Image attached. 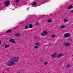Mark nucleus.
Wrapping results in <instances>:
<instances>
[{"mask_svg":"<svg viewBox=\"0 0 73 73\" xmlns=\"http://www.w3.org/2000/svg\"><path fill=\"white\" fill-rule=\"evenodd\" d=\"M19 58H16L14 57V58L11 59V60L8 62L7 63V65L8 66H13L15 64V62H17L19 61Z\"/></svg>","mask_w":73,"mask_h":73,"instance_id":"f257e3e1","label":"nucleus"},{"mask_svg":"<svg viewBox=\"0 0 73 73\" xmlns=\"http://www.w3.org/2000/svg\"><path fill=\"white\" fill-rule=\"evenodd\" d=\"M70 36V34L68 33H65L64 36V38H66L67 37H69Z\"/></svg>","mask_w":73,"mask_h":73,"instance_id":"f03ea898","label":"nucleus"},{"mask_svg":"<svg viewBox=\"0 0 73 73\" xmlns=\"http://www.w3.org/2000/svg\"><path fill=\"white\" fill-rule=\"evenodd\" d=\"M43 33L41 34V35L42 36H45V35H48V32L45 31H43Z\"/></svg>","mask_w":73,"mask_h":73,"instance_id":"7ed1b4c3","label":"nucleus"},{"mask_svg":"<svg viewBox=\"0 0 73 73\" xmlns=\"http://www.w3.org/2000/svg\"><path fill=\"white\" fill-rule=\"evenodd\" d=\"M57 57V54L56 53L52 54L51 55V57L52 58H56Z\"/></svg>","mask_w":73,"mask_h":73,"instance_id":"20e7f679","label":"nucleus"},{"mask_svg":"<svg viewBox=\"0 0 73 73\" xmlns=\"http://www.w3.org/2000/svg\"><path fill=\"white\" fill-rule=\"evenodd\" d=\"M5 5H10V2L9 1H7L4 3Z\"/></svg>","mask_w":73,"mask_h":73,"instance_id":"39448f33","label":"nucleus"},{"mask_svg":"<svg viewBox=\"0 0 73 73\" xmlns=\"http://www.w3.org/2000/svg\"><path fill=\"white\" fill-rule=\"evenodd\" d=\"M64 45L65 46H70V44L68 42H66L64 43Z\"/></svg>","mask_w":73,"mask_h":73,"instance_id":"423d86ee","label":"nucleus"},{"mask_svg":"<svg viewBox=\"0 0 73 73\" xmlns=\"http://www.w3.org/2000/svg\"><path fill=\"white\" fill-rule=\"evenodd\" d=\"M64 55V54L61 53H60L58 55V58H60L62 56H63Z\"/></svg>","mask_w":73,"mask_h":73,"instance_id":"0eeeda50","label":"nucleus"},{"mask_svg":"<svg viewBox=\"0 0 73 73\" xmlns=\"http://www.w3.org/2000/svg\"><path fill=\"white\" fill-rule=\"evenodd\" d=\"M10 42H11L13 43H16V42L15 41V39L11 38L9 40Z\"/></svg>","mask_w":73,"mask_h":73,"instance_id":"6e6552de","label":"nucleus"},{"mask_svg":"<svg viewBox=\"0 0 73 73\" xmlns=\"http://www.w3.org/2000/svg\"><path fill=\"white\" fill-rule=\"evenodd\" d=\"M9 47H10V46L7 44H6L5 46V48H9Z\"/></svg>","mask_w":73,"mask_h":73,"instance_id":"1a4fd4ad","label":"nucleus"},{"mask_svg":"<svg viewBox=\"0 0 73 73\" xmlns=\"http://www.w3.org/2000/svg\"><path fill=\"white\" fill-rule=\"evenodd\" d=\"M29 27L30 28H33V25L31 24H30L29 25Z\"/></svg>","mask_w":73,"mask_h":73,"instance_id":"9d476101","label":"nucleus"},{"mask_svg":"<svg viewBox=\"0 0 73 73\" xmlns=\"http://www.w3.org/2000/svg\"><path fill=\"white\" fill-rule=\"evenodd\" d=\"M36 4H37V3L36 2H34L33 3L32 5H36Z\"/></svg>","mask_w":73,"mask_h":73,"instance_id":"9b49d317","label":"nucleus"},{"mask_svg":"<svg viewBox=\"0 0 73 73\" xmlns=\"http://www.w3.org/2000/svg\"><path fill=\"white\" fill-rule=\"evenodd\" d=\"M11 32V30H7L6 31V33H10Z\"/></svg>","mask_w":73,"mask_h":73,"instance_id":"f8f14e48","label":"nucleus"},{"mask_svg":"<svg viewBox=\"0 0 73 73\" xmlns=\"http://www.w3.org/2000/svg\"><path fill=\"white\" fill-rule=\"evenodd\" d=\"M16 36H20V34L19 33H17L15 35Z\"/></svg>","mask_w":73,"mask_h":73,"instance_id":"ddd939ff","label":"nucleus"},{"mask_svg":"<svg viewBox=\"0 0 73 73\" xmlns=\"http://www.w3.org/2000/svg\"><path fill=\"white\" fill-rule=\"evenodd\" d=\"M36 45H37V46H40V43L38 42H36Z\"/></svg>","mask_w":73,"mask_h":73,"instance_id":"4468645a","label":"nucleus"},{"mask_svg":"<svg viewBox=\"0 0 73 73\" xmlns=\"http://www.w3.org/2000/svg\"><path fill=\"white\" fill-rule=\"evenodd\" d=\"M68 8L69 9H71V8H73V6L70 5L68 7Z\"/></svg>","mask_w":73,"mask_h":73,"instance_id":"2eb2a0df","label":"nucleus"},{"mask_svg":"<svg viewBox=\"0 0 73 73\" xmlns=\"http://www.w3.org/2000/svg\"><path fill=\"white\" fill-rule=\"evenodd\" d=\"M65 27V26L64 25H63L60 27V28H64Z\"/></svg>","mask_w":73,"mask_h":73,"instance_id":"dca6fc26","label":"nucleus"},{"mask_svg":"<svg viewBox=\"0 0 73 73\" xmlns=\"http://www.w3.org/2000/svg\"><path fill=\"white\" fill-rule=\"evenodd\" d=\"M52 20L50 19H49L48 20L47 22L48 23H51V22H52Z\"/></svg>","mask_w":73,"mask_h":73,"instance_id":"f3484780","label":"nucleus"},{"mask_svg":"<svg viewBox=\"0 0 73 73\" xmlns=\"http://www.w3.org/2000/svg\"><path fill=\"white\" fill-rule=\"evenodd\" d=\"M28 28V26L27 25L25 27V29H27Z\"/></svg>","mask_w":73,"mask_h":73,"instance_id":"a211bd4d","label":"nucleus"},{"mask_svg":"<svg viewBox=\"0 0 73 73\" xmlns=\"http://www.w3.org/2000/svg\"><path fill=\"white\" fill-rule=\"evenodd\" d=\"M51 36L52 37L54 38L56 37V35H55L53 34V35H52Z\"/></svg>","mask_w":73,"mask_h":73,"instance_id":"6ab92c4d","label":"nucleus"},{"mask_svg":"<svg viewBox=\"0 0 73 73\" xmlns=\"http://www.w3.org/2000/svg\"><path fill=\"white\" fill-rule=\"evenodd\" d=\"M71 65H70V64H68L67 65V68H69L70 66Z\"/></svg>","mask_w":73,"mask_h":73,"instance_id":"aec40b11","label":"nucleus"},{"mask_svg":"<svg viewBox=\"0 0 73 73\" xmlns=\"http://www.w3.org/2000/svg\"><path fill=\"white\" fill-rule=\"evenodd\" d=\"M34 48H35V49H38V47H37L36 46H35Z\"/></svg>","mask_w":73,"mask_h":73,"instance_id":"412c9836","label":"nucleus"},{"mask_svg":"<svg viewBox=\"0 0 73 73\" xmlns=\"http://www.w3.org/2000/svg\"><path fill=\"white\" fill-rule=\"evenodd\" d=\"M47 64H48V62H44V65H47Z\"/></svg>","mask_w":73,"mask_h":73,"instance_id":"4be33fe9","label":"nucleus"},{"mask_svg":"<svg viewBox=\"0 0 73 73\" xmlns=\"http://www.w3.org/2000/svg\"><path fill=\"white\" fill-rule=\"evenodd\" d=\"M64 21L65 22H68V21L67 19H65L64 20Z\"/></svg>","mask_w":73,"mask_h":73,"instance_id":"5701e85b","label":"nucleus"},{"mask_svg":"<svg viewBox=\"0 0 73 73\" xmlns=\"http://www.w3.org/2000/svg\"><path fill=\"white\" fill-rule=\"evenodd\" d=\"M19 0H16V2H19Z\"/></svg>","mask_w":73,"mask_h":73,"instance_id":"b1692460","label":"nucleus"},{"mask_svg":"<svg viewBox=\"0 0 73 73\" xmlns=\"http://www.w3.org/2000/svg\"><path fill=\"white\" fill-rule=\"evenodd\" d=\"M36 25H38V23H36Z\"/></svg>","mask_w":73,"mask_h":73,"instance_id":"393cba45","label":"nucleus"},{"mask_svg":"<svg viewBox=\"0 0 73 73\" xmlns=\"http://www.w3.org/2000/svg\"><path fill=\"white\" fill-rule=\"evenodd\" d=\"M70 12H71L72 13H73V10H71V11H70Z\"/></svg>","mask_w":73,"mask_h":73,"instance_id":"a878e982","label":"nucleus"},{"mask_svg":"<svg viewBox=\"0 0 73 73\" xmlns=\"http://www.w3.org/2000/svg\"><path fill=\"white\" fill-rule=\"evenodd\" d=\"M35 39H36V38H37V37H36V36H35Z\"/></svg>","mask_w":73,"mask_h":73,"instance_id":"bb28decb","label":"nucleus"},{"mask_svg":"<svg viewBox=\"0 0 73 73\" xmlns=\"http://www.w3.org/2000/svg\"><path fill=\"white\" fill-rule=\"evenodd\" d=\"M1 42L0 41V45H1Z\"/></svg>","mask_w":73,"mask_h":73,"instance_id":"cd10ccee","label":"nucleus"},{"mask_svg":"<svg viewBox=\"0 0 73 73\" xmlns=\"http://www.w3.org/2000/svg\"><path fill=\"white\" fill-rule=\"evenodd\" d=\"M51 45V44H49V45Z\"/></svg>","mask_w":73,"mask_h":73,"instance_id":"c85d7f7f","label":"nucleus"},{"mask_svg":"<svg viewBox=\"0 0 73 73\" xmlns=\"http://www.w3.org/2000/svg\"><path fill=\"white\" fill-rule=\"evenodd\" d=\"M7 70H8V69H9V68H7Z\"/></svg>","mask_w":73,"mask_h":73,"instance_id":"c756f323","label":"nucleus"}]
</instances>
